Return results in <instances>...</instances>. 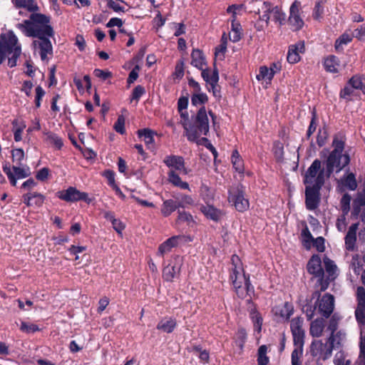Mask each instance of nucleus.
I'll use <instances>...</instances> for the list:
<instances>
[{
	"label": "nucleus",
	"instance_id": "nucleus-55",
	"mask_svg": "<svg viewBox=\"0 0 365 365\" xmlns=\"http://www.w3.org/2000/svg\"><path fill=\"white\" fill-rule=\"evenodd\" d=\"M184 61L182 59L179 60L175 67V71L173 76L178 79H182L184 76Z\"/></svg>",
	"mask_w": 365,
	"mask_h": 365
},
{
	"label": "nucleus",
	"instance_id": "nucleus-54",
	"mask_svg": "<svg viewBox=\"0 0 365 365\" xmlns=\"http://www.w3.org/2000/svg\"><path fill=\"white\" fill-rule=\"evenodd\" d=\"M272 4L268 1H264L263 3V9H264V14L262 16H259V20L264 21L266 22L267 26L269 24V14L272 13Z\"/></svg>",
	"mask_w": 365,
	"mask_h": 365
},
{
	"label": "nucleus",
	"instance_id": "nucleus-36",
	"mask_svg": "<svg viewBox=\"0 0 365 365\" xmlns=\"http://www.w3.org/2000/svg\"><path fill=\"white\" fill-rule=\"evenodd\" d=\"M324 330L323 322L321 319H315L310 325V334L314 337H319Z\"/></svg>",
	"mask_w": 365,
	"mask_h": 365
},
{
	"label": "nucleus",
	"instance_id": "nucleus-33",
	"mask_svg": "<svg viewBox=\"0 0 365 365\" xmlns=\"http://www.w3.org/2000/svg\"><path fill=\"white\" fill-rule=\"evenodd\" d=\"M253 312H250V318L252 321L254 329L259 333L262 330L263 319L257 308H253Z\"/></svg>",
	"mask_w": 365,
	"mask_h": 365
},
{
	"label": "nucleus",
	"instance_id": "nucleus-31",
	"mask_svg": "<svg viewBox=\"0 0 365 365\" xmlns=\"http://www.w3.org/2000/svg\"><path fill=\"white\" fill-rule=\"evenodd\" d=\"M347 84L354 89L360 90L365 94V78L361 76H353L349 81Z\"/></svg>",
	"mask_w": 365,
	"mask_h": 365
},
{
	"label": "nucleus",
	"instance_id": "nucleus-19",
	"mask_svg": "<svg viewBox=\"0 0 365 365\" xmlns=\"http://www.w3.org/2000/svg\"><path fill=\"white\" fill-rule=\"evenodd\" d=\"M177 327V321L171 317H165L162 318L156 326L158 330H160L165 333H172Z\"/></svg>",
	"mask_w": 365,
	"mask_h": 365
},
{
	"label": "nucleus",
	"instance_id": "nucleus-47",
	"mask_svg": "<svg viewBox=\"0 0 365 365\" xmlns=\"http://www.w3.org/2000/svg\"><path fill=\"white\" fill-rule=\"evenodd\" d=\"M317 126V115L315 108L312 111V118L309 126L307 132V138H309L310 136L315 132Z\"/></svg>",
	"mask_w": 365,
	"mask_h": 365
},
{
	"label": "nucleus",
	"instance_id": "nucleus-21",
	"mask_svg": "<svg viewBox=\"0 0 365 365\" xmlns=\"http://www.w3.org/2000/svg\"><path fill=\"white\" fill-rule=\"evenodd\" d=\"M359 222L352 224L345 236V245L346 248L348 250H353L354 249V246L356 242V231L359 227Z\"/></svg>",
	"mask_w": 365,
	"mask_h": 365
},
{
	"label": "nucleus",
	"instance_id": "nucleus-24",
	"mask_svg": "<svg viewBox=\"0 0 365 365\" xmlns=\"http://www.w3.org/2000/svg\"><path fill=\"white\" fill-rule=\"evenodd\" d=\"M321 170V161L318 159L314 160L305 173L304 184H312L313 179Z\"/></svg>",
	"mask_w": 365,
	"mask_h": 365
},
{
	"label": "nucleus",
	"instance_id": "nucleus-34",
	"mask_svg": "<svg viewBox=\"0 0 365 365\" xmlns=\"http://www.w3.org/2000/svg\"><path fill=\"white\" fill-rule=\"evenodd\" d=\"M324 263L327 276L331 277L332 279H335V278L337 277V267L334 262L327 257H325L324 258Z\"/></svg>",
	"mask_w": 365,
	"mask_h": 365
},
{
	"label": "nucleus",
	"instance_id": "nucleus-41",
	"mask_svg": "<svg viewBox=\"0 0 365 365\" xmlns=\"http://www.w3.org/2000/svg\"><path fill=\"white\" fill-rule=\"evenodd\" d=\"M326 1L327 0H317L312 14L314 19L319 20L322 18Z\"/></svg>",
	"mask_w": 365,
	"mask_h": 365
},
{
	"label": "nucleus",
	"instance_id": "nucleus-39",
	"mask_svg": "<svg viewBox=\"0 0 365 365\" xmlns=\"http://www.w3.org/2000/svg\"><path fill=\"white\" fill-rule=\"evenodd\" d=\"M267 346L266 345H261L257 351V364L258 365H267L269 359L267 356Z\"/></svg>",
	"mask_w": 365,
	"mask_h": 365
},
{
	"label": "nucleus",
	"instance_id": "nucleus-5",
	"mask_svg": "<svg viewBox=\"0 0 365 365\" xmlns=\"http://www.w3.org/2000/svg\"><path fill=\"white\" fill-rule=\"evenodd\" d=\"M335 338L329 336L324 343L322 340H314L310 345V354L319 360L325 361L331 356Z\"/></svg>",
	"mask_w": 365,
	"mask_h": 365
},
{
	"label": "nucleus",
	"instance_id": "nucleus-6",
	"mask_svg": "<svg viewBox=\"0 0 365 365\" xmlns=\"http://www.w3.org/2000/svg\"><path fill=\"white\" fill-rule=\"evenodd\" d=\"M56 196L67 202H73L78 201H84L87 204H90L92 201L88 197L87 192H81L75 187H69L66 190H61L56 192Z\"/></svg>",
	"mask_w": 365,
	"mask_h": 365
},
{
	"label": "nucleus",
	"instance_id": "nucleus-52",
	"mask_svg": "<svg viewBox=\"0 0 365 365\" xmlns=\"http://www.w3.org/2000/svg\"><path fill=\"white\" fill-rule=\"evenodd\" d=\"M21 49L20 46H16V44L15 46L13 47L12 52L14 53V54L11 58H9L8 59V65L10 68L16 66V61L21 54Z\"/></svg>",
	"mask_w": 365,
	"mask_h": 365
},
{
	"label": "nucleus",
	"instance_id": "nucleus-12",
	"mask_svg": "<svg viewBox=\"0 0 365 365\" xmlns=\"http://www.w3.org/2000/svg\"><path fill=\"white\" fill-rule=\"evenodd\" d=\"M301 3L294 1L289 9V16L288 23L293 27V31H299L304 26V21L299 16V8Z\"/></svg>",
	"mask_w": 365,
	"mask_h": 365
},
{
	"label": "nucleus",
	"instance_id": "nucleus-27",
	"mask_svg": "<svg viewBox=\"0 0 365 365\" xmlns=\"http://www.w3.org/2000/svg\"><path fill=\"white\" fill-rule=\"evenodd\" d=\"M191 64L198 69H202V66L206 64L204 54L200 49H193L191 53Z\"/></svg>",
	"mask_w": 365,
	"mask_h": 365
},
{
	"label": "nucleus",
	"instance_id": "nucleus-11",
	"mask_svg": "<svg viewBox=\"0 0 365 365\" xmlns=\"http://www.w3.org/2000/svg\"><path fill=\"white\" fill-rule=\"evenodd\" d=\"M229 193V202H233L237 211L243 212L249 207V202L245 198L244 192L242 189L237 187L233 191H230Z\"/></svg>",
	"mask_w": 365,
	"mask_h": 365
},
{
	"label": "nucleus",
	"instance_id": "nucleus-42",
	"mask_svg": "<svg viewBox=\"0 0 365 365\" xmlns=\"http://www.w3.org/2000/svg\"><path fill=\"white\" fill-rule=\"evenodd\" d=\"M272 13L273 14L274 21L276 22H279V25H284L286 21V14L284 13L282 9L275 6L272 9Z\"/></svg>",
	"mask_w": 365,
	"mask_h": 365
},
{
	"label": "nucleus",
	"instance_id": "nucleus-50",
	"mask_svg": "<svg viewBox=\"0 0 365 365\" xmlns=\"http://www.w3.org/2000/svg\"><path fill=\"white\" fill-rule=\"evenodd\" d=\"M351 200V195L349 193H345L340 200L341 209L345 215H346L350 210Z\"/></svg>",
	"mask_w": 365,
	"mask_h": 365
},
{
	"label": "nucleus",
	"instance_id": "nucleus-9",
	"mask_svg": "<svg viewBox=\"0 0 365 365\" xmlns=\"http://www.w3.org/2000/svg\"><path fill=\"white\" fill-rule=\"evenodd\" d=\"M318 312L325 318H329L334 309V297L329 294H324L322 298H317V300Z\"/></svg>",
	"mask_w": 365,
	"mask_h": 365
},
{
	"label": "nucleus",
	"instance_id": "nucleus-10",
	"mask_svg": "<svg viewBox=\"0 0 365 365\" xmlns=\"http://www.w3.org/2000/svg\"><path fill=\"white\" fill-rule=\"evenodd\" d=\"M319 190L311 185L306 186L305 205L307 210H314L319 207L321 200Z\"/></svg>",
	"mask_w": 365,
	"mask_h": 365
},
{
	"label": "nucleus",
	"instance_id": "nucleus-15",
	"mask_svg": "<svg viewBox=\"0 0 365 365\" xmlns=\"http://www.w3.org/2000/svg\"><path fill=\"white\" fill-rule=\"evenodd\" d=\"M305 51L304 41H299L296 44L289 46L287 59L289 63H296L301 59L299 53H303Z\"/></svg>",
	"mask_w": 365,
	"mask_h": 365
},
{
	"label": "nucleus",
	"instance_id": "nucleus-16",
	"mask_svg": "<svg viewBox=\"0 0 365 365\" xmlns=\"http://www.w3.org/2000/svg\"><path fill=\"white\" fill-rule=\"evenodd\" d=\"M213 71L212 75L210 76V69L209 68H203L202 67L201 76L203 80L208 84H210L212 88H215V86H217V83L219 81V71L216 66L215 61L213 63Z\"/></svg>",
	"mask_w": 365,
	"mask_h": 365
},
{
	"label": "nucleus",
	"instance_id": "nucleus-25",
	"mask_svg": "<svg viewBox=\"0 0 365 365\" xmlns=\"http://www.w3.org/2000/svg\"><path fill=\"white\" fill-rule=\"evenodd\" d=\"M13 4L17 9H25L31 14L38 13L40 8L34 0H12Z\"/></svg>",
	"mask_w": 365,
	"mask_h": 365
},
{
	"label": "nucleus",
	"instance_id": "nucleus-48",
	"mask_svg": "<svg viewBox=\"0 0 365 365\" xmlns=\"http://www.w3.org/2000/svg\"><path fill=\"white\" fill-rule=\"evenodd\" d=\"M257 78L260 80L268 79L271 81L273 78V72H270L269 68L266 66L259 67V73L257 76Z\"/></svg>",
	"mask_w": 365,
	"mask_h": 365
},
{
	"label": "nucleus",
	"instance_id": "nucleus-7",
	"mask_svg": "<svg viewBox=\"0 0 365 365\" xmlns=\"http://www.w3.org/2000/svg\"><path fill=\"white\" fill-rule=\"evenodd\" d=\"M18 38L12 31L0 35V65L6 59L7 54L13 51V47L17 44Z\"/></svg>",
	"mask_w": 365,
	"mask_h": 365
},
{
	"label": "nucleus",
	"instance_id": "nucleus-44",
	"mask_svg": "<svg viewBox=\"0 0 365 365\" xmlns=\"http://www.w3.org/2000/svg\"><path fill=\"white\" fill-rule=\"evenodd\" d=\"M317 308H318L317 302L314 304H312L310 301L304 305L302 310L306 314L308 320H312L313 319Z\"/></svg>",
	"mask_w": 365,
	"mask_h": 365
},
{
	"label": "nucleus",
	"instance_id": "nucleus-45",
	"mask_svg": "<svg viewBox=\"0 0 365 365\" xmlns=\"http://www.w3.org/2000/svg\"><path fill=\"white\" fill-rule=\"evenodd\" d=\"M303 354V347L295 346L292 352V365H302L301 358Z\"/></svg>",
	"mask_w": 365,
	"mask_h": 365
},
{
	"label": "nucleus",
	"instance_id": "nucleus-32",
	"mask_svg": "<svg viewBox=\"0 0 365 365\" xmlns=\"http://www.w3.org/2000/svg\"><path fill=\"white\" fill-rule=\"evenodd\" d=\"M168 180L175 186L184 190L189 189V184L187 182L182 181L180 177L173 170L169 172Z\"/></svg>",
	"mask_w": 365,
	"mask_h": 365
},
{
	"label": "nucleus",
	"instance_id": "nucleus-57",
	"mask_svg": "<svg viewBox=\"0 0 365 365\" xmlns=\"http://www.w3.org/2000/svg\"><path fill=\"white\" fill-rule=\"evenodd\" d=\"M3 171L7 175V177H8L9 181H10L11 185L12 186H16V179H17V178L11 172V168H10V165H9V163H6L3 165Z\"/></svg>",
	"mask_w": 365,
	"mask_h": 365
},
{
	"label": "nucleus",
	"instance_id": "nucleus-43",
	"mask_svg": "<svg viewBox=\"0 0 365 365\" xmlns=\"http://www.w3.org/2000/svg\"><path fill=\"white\" fill-rule=\"evenodd\" d=\"M232 163L234 168L239 173L244 170L243 163L240 158V154L237 150H235L232 154Z\"/></svg>",
	"mask_w": 365,
	"mask_h": 365
},
{
	"label": "nucleus",
	"instance_id": "nucleus-1",
	"mask_svg": "<svg viewBox=\"0 0 365 365\" xmlns=\"http://www.w3.org/2000/svg\"><path fill=\"white\" fill-rule=\"evenodd\" d=\"M26 36L38 38L40 41H34V46L38 45L42 61L47 60V55L53 53V47L48 37L54 36L51 25V16L41 13L31 14L29 19L16 25Z\"/></svg>",
	"mask_w": 365,
	"mask_h": 365
},
{
	"label": "nucleus",
	"instance_id": "nucleus-38",
	"mask_svg": "<svg viewBox=\"0 0 365 365\" xmlns=\"http://www.w3.org/2000/svg\"><path fill=\"white\" fill-rule=\"evenodd\" d=\"M12 125L15 130H14V140L16 142L21 140V133L26 127L23 121L19 122L18 119H14L12 121Z\"/></svg>",
	"mask_w": 365,
	"mask_h": 365
},
{
	"label": "nucleus",
	"instance_id": "nucleus-62",
	"mask_svg": "<svg viewBox=\"0 0 365 365\" xmlns=\"http://www.w3.org/2000/svg\"><path fill=\"white\" fill-rule=\"evenodd\" d=\"M355 317L359 324L365 325V308L359 307L355 311Z\"/></svg>",
	"mask_w": 365,
	"mask_h": 365
},
{
	"label": "nucleus",
	"instance_id": "nucleus-64",
	"mask_svg": "<svg viewBox=\"0 0 365 365\" xmlns=\"http://www.w3.org/2000/svg\"><path fill=\"white\" fill-rule=\"evenodd\" d=\"M360 358L359 365H365V335L361 337L360 341Z\"/></svg>",
	"mask_w": 365,
	"mask_h": 365
},
{
	"label": "nucleus",
	"instance_id": "nucleus-30",
	"mask_svg": "<svg viewBox=\"0 0 365 365\" xmlns=\"http://www.w3.org/2000/svg\"><path fill=\"white\" fill-rule=\"evenodd\" d=\"M339 61L338 58L334 55L329 56L325 58L324 66L327 71L331 73H337Z\"/></svg>",
	"mask_w": 365,
	"mask_h": 365
},
{
	"label": "nucleus",
	"instance_id": "nucleus-58",
	"mask_svg": "<svg viewBox=\"0 0 365 365\" xmlns=\"http://www.w3.org/2000/svg\"><path fill=\"white\" fill-rule=\"evenodd\" d=\"M177 222H186L188 225L193 222V217L191 214L185 211H180L178 210V217L176 220Z\"/></svg>",
	"mask_w": 365,
	"mask_h": 365
},
{
	"label": "nucleus",
	"instance_id": "nucleus-29",
	"mask_svg": "<svg viewBox=\"0 0 365 365\" xmlns=\"http://www.w3.org/2000/svg\"><path fill=\"white\" fill-rule=\"evenodd\" d=\"M276 309L275 314H279L285 320H289L294 313V307L292 303L288 302H284L282 307H277Z\"/></svg>",
	"mask_w": 365,
	"mask_h": 365
},
{
	"label": "nucleus",
	"instance_id": "nucleus-13",
	"mask_svg": "<svg viewBox=\"0 0 365 365\" xmlns=\"http://www.w3.org/2000/svg\"><path fill=\"white\" fill-rule=\"evenodd\" d=\"M337 182L338 187H339L341 192H344L346 189L354 191L358 186L356 175L354 173L349 172V168L346 170V174H344Z\"/></svg>",
	"mask_w": 365,
	"mask_h": 365
},
{
	"label": "nucleus",
	"instance_id": "nucleus-63",
	"mask_svg": "<svg viewBox=\"0 0 365 365\" xmlns=\"http://www.w3.org/2000/svg\"><path fill=\"white\" fill-rule=\"evenodd\" d=\"M357 299L359 301V307H364L365 306V289L363 287H359L356 290Z\"/></svg>",
	"mask_w": 365,
	"mask_h": 365
},
{
	"label": "nucleus",
	"instance_id": "nucleus-8",
	"mask_svg": "<svg viewBox=\"0 0 365 365\" xmlns=\"http://www.w3.org/2000/svg\"><path fill=\"white\" fill-rule=\"evenodd\" d=\"M303 323V318L300 317L293 318L290 322V329L294 346L304 347L305 331L302 328Z\"/></svg>",
	"mask_w": 365,
	"mask_h": 365
},
{
	"label": "nucleus",
	"instance_id": "nucleus-2",
	"mask_svg": "<svg viewBox=\"0 0 365 365\" xmlns=\"http://www.w3.org/2000/svg\"><path fill=\"white\" fill-rule=\"evenodd\" d=\"M232 268L230 272V279L232 282L237 297L245 299L250 293H255V289L251 284L250 274H246L242 261L238 255H233L231 258Z\"/></svg>",
	"mask_w": 365,
	"mask_h": 365
},
{
	"label": "nucleus",
	"instance_id": "nucleus-60",
	"mask_svg": "<svg viewBox=\"0 0 365 365\" xmlns=\"http://www.w3.org/2000/svg\"><path fill=\"white\" fill-rule=\"evenodd\" d=\"M327 138L328 133L327 130L325 128H323V130L319 129L317 137V145L319 147H322L323 145H324Z\"/></svg>",
	"mask_w": 365,
	"mask_h": 365
},
{
	"label": "nucleus",
	"instance_id": "nucleus-59",
	"mask_svg": "<svg viewBox=\"0 0 365 365\" xmlns=\"http://www.w3.org/2000/svg\"><path fill=\"white\" fill-rule=\"evenodd\" d=\"M351 40L352 37L349 34H343L338 39H336L334 45L335 49L339 50L342 44H346L351 42Z\"/></svg>",
	"mask_w": 365,
	"mask_h": 365
},
{
	"label": "nucleus",
	"instance_id": "nucleus-22",
	"mask_svg": "<svg viewBox=\"0 0 365 365\" xmlns=\"http://www.w3.org/2000/svg\"><path fill=\"white\" fill-rule=\"evenodd\" d=\"M200 210L207 219H210L215 222L220 220L223 215L220 210L210 205H202Z\"/></svg>",
	"mask_w": 365,
	"mask_h": 365
},
{
	"label": "nucleus",
	"instance_id": "nucleus-14",
	"mask_svg": "<svg viewBox=\"0 0 365 365\" xmlns=\"http://www.w3.org/2000/svg\"><path fill=\"white\" fill-rule=\"evenodd\" d=\"M190 241L191 239L190 237L184 235L173 236L162 243L159 246L158 251H169L172 248L177 247L180 245Z\"/></svg>",
	"mask_w": 365,
	"mask_h": 365
},
{
	"label": "nucleus",
	"instance_id": "nucleus-20",
	"mask_svg": "<svg viewBox=\"0 0 365 365\" xmlns=\"http://www.w3.org/2000/svg\"><path fill=\"white\" fill-rule=\"evenodd\" d=\"M139 138H143V140L148 149L154 150L155 149L154 143V135L156 132L150 128L140 129L137 131Z\"/></svg>",
	"mask_w": 365,
	"mask_h": 365
},
{
	"label": "nucleus",
	"instance_id": "nucleus-56",
	"mask_svg": "<svg viewBox=\"0 0 365 365\" xmlns=\"http://www.w3.org/2000/svg\"><path fill=\"white\" fill-rule=\"evenodd\" d=\"M13 162H16L18 165H21V161L24 158V152L21 148L14 149L11 151Z\"/></svg>",
	"mask_w": 365,
	"mask_h": 365
},
{
	"label": "nucleus",
	"instance_id": "nucleus-28",
	"mask_svg": "<svg viewBox=\"0 0 365 365\" xmlns=\"http://www.w3.org/2000/svg\"><path fill=\"white\" fill-rule=\"evenodd\" d=\"M180 272V267L174 264L171 265L170 264H168L164 267L163 270V277L167 282H173L174 280L175 277Z\"/></svg>",
	"mask_w": 365,
	"mask_h": 365
},
{
	"label": "nucleus",
	"instance_id": "nucleus-46",
	"mask_svg": "<svg viewBox=\"0 0 365 365\" xmlns=\"http://www.w3.org/2000/svg\"><path fill=\"white\" fill-rule=\"evenodd\" d=\"M208 101V97L204 93H195L191 97L192 104L197 106L198 104H205Z\"/></svg>",
	"mask_w": 365,
	"mask_h": 365
},
{
	"label": "nucleus",
	"instance_id": "nucleus-51",
	"mask_svg": "<svg viewBox=\"0 0 365 365\" xmlns=\"http://www.w3.org/2000/svg\"><path fill=\"white\" fill-rule=\"evenodd\" d=\"M125 118L123 115H119L116 122L113 125V129L120 134H124L125 133Z\"/></svg>",
	"mask_w": 365,
	"mask_h": 365
},
{
	"label": "nucleus",
	"instance_id": "nucleus-23",
	"mask_svg": "<svg viewBox=\"0 0 365 365\" xmlns=\"http://www.w3.org/2000/svg\"><path fill=\"white\" fill-rule=\"evenodd\" d=\"M318 278L316 286L319 287V290H317L313 292L312 298H319L322 292H324L328 287L332 279L331 277L325 276L324 272L322 274H319L316 276Z\"/></svg>",
	"mask_w": 365,
	"mask_h": 365
},
{
	"label": "nucleus",
	"instance_id": "nucleus-18",
	"mask_svg": "<svg viewBox=\"0 0 365 365\" xmlns=\"http://www.w3.org/2000/svg\"><path fill=\"white\" fill-rule=\"evenodd\" d=\"M163 163L168 168H173L177 170H183L185 173H187L185 168V160L182 156L179 155H168L163 160Z\"/></svg>",
	"mask_w": 365,
	"mask_h": 365
},
{
	"label": "nucleus",
	"instance_id": "nucleus-35",
	"mask_svg": "<svg viewBox=\"0 0 365 365\" xmlns=\"http://www.w3.org/2000/svg\"><path fill=\"white\" fill-rule=\"evenodd\" d=\"M247 339V334L245 329L242 327L239 328L235 336V342L236 345L240 349V350L243 349Z\"/></svg>",
	"mask_w": 365,
	"mask_h": 365
},
{
	"label": "nucleus",
	"instance_id": "nucleus-53",
	"mask_svg": "<svg viewBox=\"0 0 365 365\" xmlns=\"http://www.w3.org/2000/svg\"><path fill=\"white\" fill-rule=\"evenodd\" d=\"M195 143L198 145L203 144L208 150H210L211 151V153H212V155L214 156L215 160H216V158L217 157V151L207 138L203 137V138H200V140L197 139V142H195Z\"/></svg>",
	"mask_w": 365,
	"mask_h": 365
},
{
	"label": "nucleus",
	"instance_id": "nucleus-26",
	"mask_svg": "<svg viewBox=\"0 0 365 365\" xmlns=\"http://www.w3.org/2000/svg\"><path fill=\"white\" fill-rule=\"evenodd\" d=\"M231 29L233 34L230 36V41L234 43L239 41L242 38V26L239 22L236 21V12L232 15Z\"/></svg>",
	"mask_w": 365,
	"mask_h": 365
},
{
	"label": "nucleus",
	"instance_id": "nucleus-49",
	"mask_svg": "<svg viewBox=\"0 0 365 365\" xmlns=\"http://www.w3.org/2000/svg\"><path fill=\"white\" fill-rule=\"evenodd\" d=\"M20 330L26 334L35 333L40 331L38 325L35 324H30L26 322H21Z\"/></svg>",
	"mask_w": 365,
	"mask_h": 365
},
{
	"label": "nucleus",
	"instance_id": "nucleus-61",
	"mask_svg": "<svg viewBox=\"0 0 365 365\" xmlns=\"http://www.w3.org/2000/svg\"><path fill=\"white\" fill-rule=\"evenodd\" d=\"M145 93V89L143 86L138 85L134 88L131 95V101H138L140 98Z\"/></svg>",
	"mask_w": 365,
	"mask_h": 365
},
{
	"label": "nucleus",
	"instance_id": "nucleus-40",
	"mask_svg": "<svg viewBox=\"0 0 365 365\" xmlns=\"http://www.w3.org/2000/svg\"><path fill=\"white\" fill-rule=\"evenodd\" d=\"M46 140L53 144L58 150H61L63 145V140L61 137L51 132H46Z\"/></svg>",
	"mask_w": 365,
	"mask_h": 365
},
{
	"label": "nucleus",
	"instance_id": "nucleus-3",
	"mask_svg": "<svg viewBox=\"0 0 365 365\" xmlns=\"http://www.w3.org/2000/svg\"><path fill=\"white\" fill-rule=\"evenodd\" d=\"M332 146L334 150L329 153L326 160V173L327 178H329L333 173L334 168L336 172L339 173L345 168L350 163V156L348 153H343L345 147V141L339 139L335 135L333 139Z\"/></svg>",
	"mask_w": 365,
	"mask_h": 365
},
{
	"label": "nucleus",
	"instance_id": "nucleus-37",
	"mask_svg": "<svg viewBox=\"0 0 365 365\" xmlns=\"http://www.w3.org/2000/svg\"><path fill=\"white\" fill-rule=\"evenodd\" d=\"M176 210L175 201L173 200H166L163 202L161 208V213L164 217H168L172 212Z\"/></svg>",
	"mask_w": 365,
	"mask_h": 365
},
{
	"label": "nucleus",
	"instance_id": "nucleus-17",
	"mask_svg": "<svg viewBox=\"0 0 365 365\" xmlns=\"http://www.w3.org/2000/svg\"><path fill=\"white\" fill-rule=\"evenodd\" d=\"M307 269V272L314 277L322 274L324 272L322 266L321 257L317 255H314L309 260Z\"/></svg>",
	"mask_w": 365,
	"mask_h": 365
},
{
	"label": "nucleus",
	"instance_id": "nucleus-4",
	"mask_svg": "<svg viewBox=\"0 0 365 365\" xmlns=\"http://www.w3.org/2000/svg\"><path fill=\"white\" fill-rule=\"evenodd\" d=\"M182 125L189 141L197 142L200 134L207 135L210 128L205 107L202 106L198 110L192 123H183Z\"/></svg>",
	"mask_w": 365,
	"mask_h": 365
}]
</instances>
